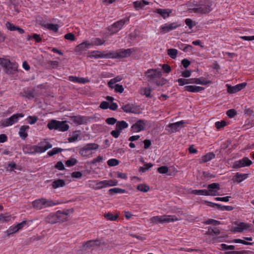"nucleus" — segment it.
<instances>
[{
  "mask_svg": "<svg viewBox=\"0 0 254 254\" xmlns=\"http://www.w3.org/2000/svg\"><path fill=\"white\" fill-rule=\"evenodd\" d=\"M30 127L27 125H23L21 126L19 131V135L22 139H25L28 136L27 130L29 129Z\"/></svg>",
  "mask_w": 254,
  "mask_h": 254,
  "instance_id": "obj_29",
  "label": "nucleus"
},
{
  "mask_svg": "<svg viewBox=\"0 0 254 254\" xmlns=\"http://www.w3.org/2000/svg\"><path fill=\"white\" fill-rule=\"evenodd\" d=\"M90 48V42H83L75 47V52L79 55H84L86 51Z\"/></svg>",
  "mask_w": 254,
  "mask_h": 254,
  "instance_id": "obj_13",
  "label": "nucleus"
},
{
  "mask_svg": "<svg viewBox=\"0 0 254 254\" xmlns=\"http://www.w3.org/2000/svg\"><path fill=\"white\" fill-rule=\"evenodd\" d=\"M88 57L90 58L102 59L104 58V53L99 51H94L89 53Z\"/></svg>",
  "mask_w": 254,
  "mask_h": 254,
  "instance_id": "obj_34",
  "label": "nucleus"
},
{
  "mask_svg": "<svg viewBox=\"0 0 254 254\" xmlns=\"http://www.w3.org/2000/svg\"><path fill=\"white\" fill-rule=\"evenodd\" d=\"M78 131L73 132L72 135L68 137V141L69 142H73L77 140L79 137Z\"/></svg>",
  "mask_w": 254,
  "mask_h": 254,
  "instance_id": "obj_50",
  "label": "nucleus"
},
{
  "mask_svg": "<svg viewBox=\"0 0 254 254\" xmlns=\"http://www.w3.org/2000/svg\"><path fill=\"white\" fill-rule=\"evenodd\" d=\"M109 191L110 193L113 192L114 193L122 194V193H124L125 192H126V190L124 189H121V188H114L110 189L109 190Z\"/></svg>",
  "mask_w": 254,
  "mask_h": 254,
  "instance_id": "obj_51",
  "label": "nucleus"
},
{
  "mask_svg": "<svg viewBox=\"0 0 254 254\" xmlns=\"http://www.w3.org/2000/svg\"><path fill=\"white\" fill-rule=\"evenodd\" d=\"M209 191L206 190H193L191 191V193L195 195H201L208 196Z\"/></svg>",
  "mask_w": 254,
  "mask_h": 254,
  "instance_id": "obj_42",
  "label": "nucleus"
},
{
  "mask_svg": "<svg viewBox=\"0 0 254 254\" xmlns=\"http://www.w3.org/2000/svg\"><path fill=\"white\" fill-rule=\"evenodd\" d=\"M137 190L143 192H146L149 190V187L146 184H139L137 187Z\"/></svg>",
  "mask_w": 254,
  "mask_h": 254,
  "instance_id": "obj_46",
  "label": "nucleus"
},
{
  "mask_svg": "<svg viewBox=\"0 0 254 254\" xmlns=\"http://www.w3.org/2000/svg\"><path fill=\"white\" fill-rule=\"evenodd\" d=\"M62 151L63 149L61 148L55 147L48 152V155L49 156H52L60 152H61Z\"/></svg>",
  "mask_w": 254,
  "mask_h": 254,
  "instance_id": "obj_49",
  "label": "nucleus"
},
{
  "mask_svg": "<svg viewBox=\"0 0 254 254\" xmlns=\"http://www.w3.org/2000/svg\"><path fill=\"white\" fill-rule=\"evenodd\" d=\"M21 94L23 97L29 100H31L35 98L34 90H24L23 92L21 93Z\"/></svg>",
  "mask_w": 254,
  "mask_h": 254,
  "instance_id": "obj_35",
  "label": "nucleus"
},
{
  "mask_svg": "<svg viewBox=\"0 0 254 254\" xmlns=\"http://www.w3.org/2000/svg\"><path fill=\"white\" fill-rule=\"evenodd\" d=\"M99 148V145L96 143H88L79 150V154L83 157H87L92 153V150Z\"/></svg>",
  "mask_w": 254,
  "mask_h": 254,
  "instance_id": "obj_10",
  "label": "nucleus"
},
{
  "mask_svg": "<svg viewBox=\"0 0 254 254\" xmlns=\"http://www.w3.org/2000/svg\"><path fill=\"white\" fill-rule=\"evenodd\" d=\"M146 76L150 79L160 78L162 72L157 69H149L145 72Z\"/></svg>",
  "mask_w": 254,
  "mask_h": 254,
  "instance_id": "obj_18",
  "label": "nucleus"
},
{
  "mask_svg": "<svg viewBox=\"0 0 254 254\" xmlns=\"http://www.w3.org/2000/svg\"><path fill=\"white\" fill-rule=\"evenodd\" d=\"M212 1L211 0H200L191 9L193 12L197 14H207L212 10Z\"/></svg>",
  "mask_w": 254,
  "mask_h": 254,
  "instance_id": "obj_1",
  "label": "nucleus"
},
{
  "mask_svg": "<svg viewBox=\"0 0 254 254\" xmlns=\"http://www.w3.org/2000/svg\"><path fill=\"white\" fill-rule=\"evenodd\" d=\"M204 89V88L203 87L195 85H187L184 87V90L185 91L192 93L200 92Z\"/></svg>",
  "mask_w": 254,
  "mask_h": 254,
  "instance_id": "obj_27",
  "label": "nucleus"
},
{
  "mask_svg": "<svg viewBox=\"0 0 254 254\" xmlns=\"http://www.w3.org/2000/svg\"><path fill=\"white\" fill-rule=\"evenodd\" d=\"M227 123L226 121L222 120L215 122V127L217 129H220V128L225 127Z\"/></svg>",
  "mask_w": 254,
  "mask_h": 254,
  "instance_id": "obj_55",
  "label": "nucleus"
},
{
  "mask_svg": "<svg viewBox=\"0 0 254 254\" xmlns=\"http://www.w3.org/2000/svg\"><path fill=\"white\" fill-rule=\"evenodd\" d=\"M105 42L104 40H102L99 38L93 39L90 43V47L92 46H99L103 45Z\"/></svg>",
  "mask_w": 254,
  "mask_h": 254,
  "instance_id": "obj_41",
  "label": "nucleus"
},
{
  "mask_svg": "<svg viewBox=\"0 0 254 254\" xmlns=\"http://www.w3.org/2000/svg\"><path fill=\"white\" fill-rule=\"evenodd\" d=\"M147 125V121L140 119L137 120L131 127V130L133 132H139L144 130Z\"/></svg>",
  "mask_w": 254,
  "mask_h": 254,
  "instance_id": "obj_11",
  "label": "nucleus"
},
{
  "mask_svg": "<svg viewBox=\"0 0 254 254\" xmlns=\"http://www.w3.org/2000/svg\"><path fill=\"white\" fill-rule=\"evenodd\" d=\"M248 177V174H241L240 173H237L236 175L233 177L232 180L234 182L240 183L247 179Z\"/></svg>",
  "mask_w": 254,
  "mask_h": 254,
  "instance_id": "obj_28",
  "label": "nucleus"
},
{
  "mask_svg": "<svg viewBox=\"0 0 254 254\" xmlns=\"http://www.w3.org/2000/svg\"><path fill=\"white\" fill-rule=\"evenodd\" d=\"M0 65L3 68L5 73L7 74H13L18 71V64L11 62L8 59L0 58Z\"/></svg>",
  "mask_w": 254,
  "mask_h": 254,
  "instance_id": "obj_4",
  "label": "nucleus"
},
{
  "mask_svg": "<svg viewBox=\"0 0 254 254\" xmlns=\"http://www.w3.org/2000/svg\"><path fill=\"white\" fill-rule=\"evenodd\" d=\"M101 245V242L98 239L92 240L86 242L83 245L85 248H90L95 246H98Z\"/></svg>",
  "mask_w": 254,
  "mask_h": 254,
  "instance_id": "obj_31",
  "label": "nucleus"
},
{
  "mask_svg": "<svg viewBox=\"0 0 254 254\" xmlns=\"http://www.w3.org/2000/svg\"><path fill=\"white\" fill-rule=\"evenodd\" d=\"M234 242L235 243H240V244H242L245 245H250V246H252L254 244L253 243L248 242L244 240H241L240 239H236L234 240Z\"/></svg>",
  "mask_w": 254,
  "mask_h": 254,
  "instance_id": "obj_60",
  "label": "nucleus"
},
{
  "mask_svg": "<svg viewBox=\"0 0 254 254\" xmlns=\"http://www.w3.org/2000/svg\"><path fill=\"white\" fill-rule=\"evenodd\" d=\"M220 233V231L218 229H217L216 228L213 229L211 227H209L208 229V231L206 232L205 234L207 235H209L210 236H213L214 234L216 235H218Z\"/></svg>",
  "mask_w": 254,
  "mask_h": 254,
  "instance_id": "obj_43",
  "label": "nucleus"
},
{
  "mask_svg": "<svg viewBox=\"0 0 254 254\" xmlns=\"http://www.w3.org/2000/svg\"><path fill=\"white\" fill-rule=\"evenodd\" d=\"M13 220H12V216L8 213L0 214V222H8Z\"/></svg>",
  "mask_w": 254,
  "mask_h": 254,
  "instance_id": "obj_39",
  "label": "nucleus"
},
{
  "mask_svg": "<svg viewBox=\"0 0 254 254\" xmlns=\"http://www.w3.org/2000/svg\"><path fill=\"white\" fill-rule=\"evenodd\" d=\"M193 78L191 79H185V78H179L177 80L178 82L179 86H184L186 84H193Z\"/></svg>",
  "mask_w": 254,
  "mask_h": 254,
  "instance_id": "obj_38",
  "label": "nucleus"
},
{
  "mask_svg": "<svg viewBox=\"0 0 254 254\" xmlns=\"http://www.w3.org/2000/svg\"><path fill=\"white\" fill-rule=\"evenodd\" d=\"M105 59H119L118 51L110 52L104 54Z\"/></svg>",
  "mask_w": 254,
  "mask_h": 254,
  "instance_id": "obj_44",
  "label": "nucleus"
},
{
  "mask_svg": "<svg viewBox=\"0 0 254 254\" xmlns=\"http://www.w3.org/2000/svg\"><path fill=\"white\" fill-rule=\"evenodd\" d=\"M204 223L205 225L212 224V225L216 226V225H218L220 224L221 222H220V221H217L216 220H214L213 219H209L207 220L206 221H205L204 222Z\"/></svg>",
  "mask_w": 254,
  "mask_h": 254,
  "instance_id": "obj_54",
  "label": "nucleus"
},
{
  "mask_svg": "<svg viewBox=\"0 0 254 254\" xmlns=\"http://www.w3.org/2000/svg\"><path fill=\"white\" fill-rule=\"evenodd\" d=\"M185 124L186 122L185 121L181 120L174 123L169 124L167 127L170 128L171 132H176L184 127Z\"/></svg>",
  "mask_w": 254,
  "mask_h": 254,
  "instance_id": "obj_16",
  "label": "nucleus"
},
{
  "mask_svg": "<svg viewBox=\"0 0 254 254\" xmlns=\"http://www.w3.org/2000/svg\"><path fill=\"white\" fill-rule=\"evenodd\" d=\"M47 127L50 130L56 129L61 131H67L69 128V126L65 121H59L55 120L50 121Z\"/></svg>",
  "mask_w": 254,
  "mask_h": 254,
  "instance_id": "obj_7",
  "label": "nucleus"
},
{
  "mask_svg": "<svg viewBox=\"0 0 254 254\" xmlns=\"http://www.w3.org/2000/svg\"><path fill=\"white\" fill-rule=\"evenodd\" d=\"M52 147V144L48 142L47 139H44L38 143V145L30 146L28 148V150L30 154H35L45 152Z\"/></svg>",
  "mask_w": 254,
  "mask_h": 254,
  "instance_id": "obj_3",
  "label": "nucleus"
},
{
  "mask_svg": "<svg viewBox=\"0 0 254 254\" xmlns=\"http://www.w3.org/2000/svg\"><path fill=\"white\" fill-rule=\"evenodd\" d=\"M252 164V162L247 157H244L242 159L236 161L234 165V168H240L246 166H250Z\"/></svg>",
  "mask_w": 254,
  "mask_h": 254,
  "instance_id": "obj_17",
  "label": "nucleus"
},
{
  "mask_svg": "<svg viewBox=\"0 0 254 254\" xmlns=\"http://www.w3.org/2000/svg\"><path fill=\"white\" fill-rule=\"evenodd\" d=\"M65 182L63 180L58 179L55 180L52 184V186L53 189H57L60 187H63L65 186Z\"/></svg>",
  "mask_w": 254,
  "mask_h": 254,
  "instance_id": "obj_36",
  "label": "nucleus"
},
{
  "mask_svg": "<svg viewBox=\"0 0 254 254\" xmlns=\"http://www.w3.org/2000/svg\"><path fill=\"white\" fill-rule=\"evenodd\" d=\"M38 118L36 116H29L27 118V121L28 124L33 125L36 123Z\"/></svg>",
  "mask_w": 254,
  "mask_h": 254,
  "instance_id": "obj_57",
  "label": "nucleus"
},
{
  "mask_svg": "<svg viewBox=\"0 0 254 254\" xmlns=\"http://www.w3.org/2000/svg\"><path fill=\"white\" fill-rule=\"evenodd\" d=\"M59 204H60V202L58 200H54L51 199H47L45 198L35 199L32 203L33 207L37 210L54 206Z\"/></svg>",
  "mask_w": 254,
  "mask_h": 254,
  "instance_id": "obj_2",
  "label": "nucleus"
},
{
  "mask_svg": "<svg viewBox=\"0 0 254 254\" xmlns=\"http://www.w3.org/2000/svg\"><path fill=\"white\" fill-rule=\"evenodd\" d=\"M178 220L176 216L174 215H165L163 216H156L151 218V223L156 224H164L174 222Z\"/></svg>",
  "mask_w": 254,
  "mask_h": 254,
  "instance_id": "obj_6",
  "label": "nucleus"
},
{
  "mask_svg": "<svg viewBox=\"0 0 254 254\" xmlns=\"http://www.w3.org/2000/svg\"><path fill=\"white\" fill-rule=\"evenodd\" d=\"M118 51V58H124L129 57L132 54L133 50L132 49H121Z\"/></svg>",
  "mask_w": 254,
  "mask_h": 254,
  "instance_id": "obj_25",
  "label": "nucleus"
},
{
  "mask_svg": "<svg viewBox=\"0 0 254 254\" xmlns=\"http://www.w3.org/2000/svg\"><path fill=\"white\" fill-rule=\"evenodd\" d=\"M148 4L149 2L145 0L141 1L137 0L133 2V6L137 10L142 9L145 5H148Z\"/></svg>",
  "mask_w": 254,
  "mask_h": 254,
  "instance_id": "obj_30",
  "label": "nucleus"
},
{
  "mask_svg": "<svg viewBox=\"0 0 254 254\" xmlns=\"http://www.w3.org/2000/svg\"><path fill=\"white\" fill-rule=\"evenodd\" d=\"M6 28L11 31H16L17 26L14 25L11 22L7 21L5 24Z\"/></svg>",
  "mask_w": 254,
  "mask_h": 254,
  "instance_id": "obj_61",
  "label": "nucleus"
},
{
  "mask_svg": "<svg viewBox=\"0 0 254 254\" xmlns=\"http://www.w3.org/2000/svg\"><path fill=\"white\" fill-rule=\"evenodd\" d=\"M119 163L120 161L118 159L114 158L110 159L107 161L108 165L111 167L117 166Z\"/></svg>",
  "mask_w": 254,
  "mask_h": 254,
  "instance_id": "obj_53",
  "label": "nucleus"
},
{
  "mask_svg": "<svg viewBox=\"0 0 254 254\" xmlns=\"http://www.w3.org/2000/svg\"><path fill=\"white\" fill-rule=\"evenodd\" d=\"M247 85L246 82H243L238 84L235 86H231L229 84H226L227 87V92L230 94H233L237 93L242 89L246 87Z\"/></svg>",
  "mask_w": 254,
  "mask_h": 254,
  "instance_id": "obj_15",
  "label": "nucleus"
},
{
  "mask_svg": "<svg viewBox=\"0 0 254 254\" xmlns=\"http://www.w3.org/2000/svg\"><path fill=\"white\" fill-rule=\"evenodd\" d=\"M40 25L42 27L55 32H57L59 30V26L58 24L49 23L44 20L41 21Z\"/></svg>",
  "mask_w": 254,
  "mask_h": 254,
  "instance_id": "obj_22",
  "label": "nucleus"
},
{
  "mask_svg": "<svg viewBox=\"0 0 254 254\" xmlns=\"http://www.w3.org/2000/svg\"><path fill=\"white\" fill-rule=\"evenodd\" d=\"M122 79L123 78L121 76H117L110 79L108 83V85L110 88L113 89L114 85L116 84V83L121 81Z\"/></svg>",
  "mask_w": 254,
  "mask_h": 254,
  "instance_id": "obj_40",
  "label": "nucleus"
},
{
  "mask_svg": "<svg viewBox=\"0 0 254 254\" xmlns=\"http://www.w3.org/2000/svg\"><path fill=\"white\" fill-rule=\"evenodd\" d=\"M113 89H115V92L116 93H122L124 91L123 85L119 84L114 85Z\"/></svg>",
  "mask_w": 254,
  "mask_h": 254,
  "instance_id": "obj_56",
  "label": "nucleus"
},
{
  "mask_svg": "<svg viewBox=\"0 0 254 254\" xmlns=\"http://www.w3.org/2000/svg\"><path fill=\"white\" fill-rule=\"evenodd\" d=\"M129 21V18L126 17L115 22L108 28V30L110 32V34L111 35H113L117 33L123 28L125 24L128 23Z\"/></svg>",
  "mask_w": 254,
  "mask_h": 254,
  "instance_id": "obj_8",
  "label": "nucleus"
},
{
  "mask_svg": "<svg viewBox=\"0 0 254 254\" xmlns=\"http://www.w3.org/2000/svg\"><path fill=\"white\" fill-rule=\"evenodd\" d=\"M77 163V160L74 158H71L65 161V165L67 167H70L75 165Z\"/></svg>",
  "mask_w": 254,
  "mask_h": 254,
  "instance_id": "obj_52",
  "label": "nucleus"
},
{
  "mask_svg": "<svg viewBox=\"0 0 254 254\" xmlns=\"http://www.w3.org/2000/svg\"><path fill=\"white\" fill-rule=\"evenodd\" d=\"M68 212L67 211H58L56 213L53 215V217L57 221H64L66 220Z\"/></svg>",
  "mask_w": 254,
  "mask_h": 254,
  "instance_id": "obj_21",
  "label": "nucleus"
},
{
  "mask_svg": "<svg viewBox=\"0 0 254 254\" xmlns=\"http://www.w3.org/2000/svg\"><path fill=\"white\" fill-rule=\"evenodd\" d=\"M26 223L27 221L24 220L22 221L21 223H17L15 225H13L10 226L5 232L6 235L9 237L10 235L17 232L20 230L22 229L26 224Z\"/></svg>",
  "mask_w": 254,
  "mask_h": 254,
  "instance_id": "obj_12",
  "label": "nucleus"
},
{
  "mask_svg": "<svg viewBox=\"0 0 254 254\" xmlns=\"http://www.w3.org/2000/svg\"><path fill=\"white\" fill-rule=\"evenodd\" d=\"M252 227L253 225L251 224L240 222L234 228V231L238 232H242L244 230H252Z\"/></svg>",
  "mask_w": 254,
  "mask_h": 254,
  "instance_id": "obj_19",
  "label": "nucleus"
},
{
  "mask_svg": "<svg viewBox=\"0 0 254 254\" xmlns=\"http://www.w3.org/2000/svg\"><path fill=\"white\" fill-rule=\"evenodd\" d=\"M168 55L173 59H175L177 57L178 50L176 49H169L167 51Z\"/></svg>",
  "mask_w": 254,
  "mask_h": 254,
  "instance_id": "obj_47",
  "label": "nucleus"
},
{
  "mask_svg": "<svg viewBox=\"0 0 254 254\" xmlns=\"http://www.w3.org/2000/svg\"><path fill=\"white\" fill-rule=\"evenodd\" d=\"M226 114L229 118H232L237 114V112L234 109H230L227 111Z\"/></svg>",
  "mask_w": 254,
  "mask_h": 254,
  "instance_id": "obj_64",
  "label": "nucleus"
},
{
  "mask_svg": "<svg viewBox=\"0 0 254 254\" xmlns=\"http://www.w3.org/2000/svg\"><path fill=\"white\" fill-rule=\"evenodd\" d=\"M215 155L213 152H209L201 158L200 163H206L215 158Z\"/></svg>",
  "mask_w": 254,
  "mask_h": 254,
  "instance_id": "obj_33",
  "label": "nucleus"
},
{
  "mask_svg": "<svg viewBox=\"0 0 254 254\" xmlns=\"http://www.w3.org/2000/svg\"><path fill=\"white\" fill-rule=\"evenodd\" d=\"M71 121L74 124L80 125H83L87 123V118L82 116H75L71 118Z\"/></svg>",
  "mask_w": 254,
  "mask_h": 254,
  "instance_id": "obj_23",
  "label": "nucleus"
},
{
  "mask_svg": "<svg viewBox=\"0 0 254 254\" xmlns=\"http://www.w3.org/2000/svg\"><path fill=\"white\" fill-rule=\"evenodd\" d=\"M193 84H201L205 85L211 83V81L207 80L203 77L193 78Z\"/></svg>",
  "mask_w": 254,
  "mask_h": 254,
  "instance_id": "obj_32",
  "label": "nucleus"
},
{
  "mask_svg": "<svg viewBox=\"0 0 254 254\" xmlns=\"http://www.w3.org/2000/svg\"><path fill=\"white\" fill-rule=\"evenodd\" d=\"M89 182L94 184L92 185V187L96 190L109 187L115 186L118 185V181L116 180H105L101 181L91 180Z\"/></svg>",
  "mask_w": 254,
  "mask_h": 254,
  "instance_id": "obj_5",
  "label": "nucleus"
},
{
  "mask_svg": "<svg viewBox=\"0 0 254 254\" xmlns=\"http://www.w3.org/2000/svg\"><path fill=\"white\" fill-rule=\"evenodd\" d=\"M104 216L108 220L115 221L118 218L119 216L118 214L114 215L112 213L109 212L105 214Z\"/></svg>",
  "mask_w": 254,
  "mask_h": 254,
  "instance_id": "obj_45",
  "label": "nucleus"
},
{
  "mask_svg": "<svg viewBox=\"0 0 254 254\" xmlns=\"http://www.w3.org/2000/svg\"><path fill=\"white\" fill-rule=\"evenodd\" d=\"M179 26H180V25L176 22H173L170 24L165 23L160 26V30L161 33L165 34L176 29Z\"/></svg>",
  "mask_w": 254,
  "mask_h": 254,
  "instance_id": "obj_14",
  "label": "nucleus"
},
{
  "mask_svg": "<svg viewBox=\"0 0 254 254\" xmlns=\"http://www.w3.org/2000/svg\"><path fill=\"white\" fill-rule=\"evenodd\" d=\"M128 127V124L125 121H117L116 125V128L120 131L127 128Z\"/></svg>",
  "mask_w": 254,
  "mask_h": 254,
  "instance_id": "obj_37",
  "label": "nucleus"
},
{
  "mask_svg": "<svg viewBox=\"0 0 254 254\" xmlns=\"http://www.w3.org/2000/svg\"><path fill=\"white\" fill-rule=\"evenodd\" d=\"M141 94L146 97L151 98V89L149 87H145L141 89Z\"/></svg>",
  "mask_w": 254,
  "mask_h": 254,
  "instance_id": "obj_48",
  "label": "nucleus"
},
{
  "mask_svg": "<svg viewBox=\"0 0 254 254\" xmlns=\"http://www.w3.org/2000/svg\"><path fill=\"white\" fill-rule=\"evenodd\" d=\"M157 171L160 174H166L168 172V168L166 166H162L158 168Z\"/></svg>",
  "mask_w": 254,
  "mask_h": 254,
  "instance_id": "obj_63",
  "label": "nucleus"
},
{
  "mask_svg": "<svg viewBox=\"0 0 254 254\" xmlns=\"http://www.w3.org/2000/svg\"><path fill=\"white\" fill-rule=\"evenodd\" d=\"M121 108L124 111V112L127 113H137L136 108L132 104H127L123 105Z\"/></svg>",
  "mask_w": 254,
  "mask_h": 254,
  "instance_id": "obj_24",
  "label": "nucleus"
},
{
  "mask_svg": "<svg viewBox=\"0 0 254 254\" xmlns=\"http://www.w3.org/2000/svg\"><path fill=\"white\" fill-rule=\"evenodd\" d=\"M208 190L209 191V195L215 196L216 195V192L220 190V187L218 183H212L207 186Z\"/></svg>",
  "mask_w": 254,
  "mask_h": 254,
  "instance_id": "obj_20",
  "label": "nucleus"
},
{
  "mask_svg": "<svg viewBox=\"0 0 254 254\" xmlns=\"http://www.w3.org/2000/svg\"><path fill=\"white\" fill-rule=\"evenodd\" d=\"M24 117L22 113H17L13 114L12 116L5 120L0 121V127H4L11 126L13 124L18 122L19 118Z\"/></svg>",
  "mask_w": 254,
  "mask_h": 254,
  "instance_id": "obj_9",
  "label": "nucleus"
},
{
  "mask_svg": "<svg viewBox=\"0 0 254 254\" xmlns=\"http://www.w3.org/2000/svg\"><path fill=\"white\" fill-rule=\"evenodd\" d=\"M220 248L223 250H234L235 248V247L233 245H227L225 244H222L220 245Z\"/></svg>",
  "mask_w": 254,
  "mask_h": 254,
  "instance_id": "obj_59",
  "label": "nucleus"
},
{
  "mask_svg": "<svg viewBox=\"0 0 254 254\" xmlns=\"http://www.w3.org/2000/svg\"><path fill=\"white\" fill-rule=\"evenodd\" d=\"M153 165L151 163H145L144 164L143 167H141L140 168V171H142V172H145L147 170H148Z\"/></svg>",
  "mask_w": 254,
  "mask_h": 254,
  "instance_id": "obj_58",
  "label": "nucleus"
},
{
  "mask_svg": "<svg viewBox=\"0 0 254 254\" xmlns=\"http://www.w3.org/2000/svg\"><path fill=\"white\" fill-rule=\"evenodd\" d=\"M154 12L159 14L163 18L165 19L170 16V13H172V10L170 9L157 8L154 11Z\"/></svg>",
  "mask_w": 254,
  "mask_h": 254,
  "instance_id": "obj_26",
  "label": "nucleus"
},
{
  "mask_svg": "<svg viewBox=\"0 0 254 254\" xmlns=\"http://www.w3.org/2000/svg\"><path fill=\"white\" fill-rule=\"evenodd\" d=\"M185 23L190 29L192 28L195 25V22L190 18L186 19Z\"/></svg>",
  "mask_w": 254,
  "mask_h": 254,
  "instance_id": "obj_62",
  "label": "nucleus"
}]
</instances>
